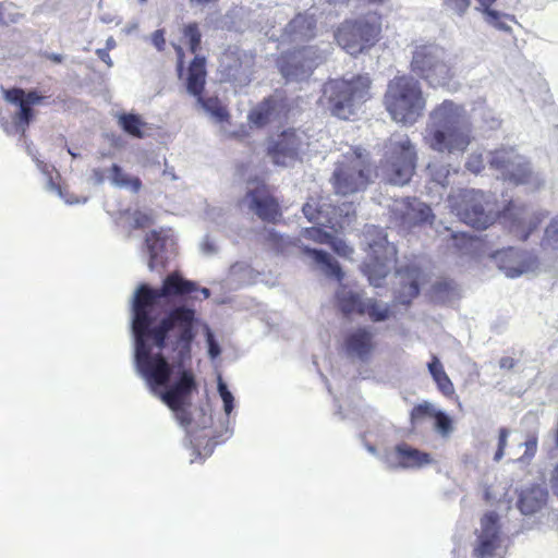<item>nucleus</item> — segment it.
I'll return each instance as SVG.
<instances>
[{"label":"nucleus","mask_w":558,"mask_h":558,"mask_svg":"<svg viewBox=\"0 0 558 558\" xmlns=\"http://www.w3.org/2000/svg\"><path fill=\"white\" fill-rule=\"evenodd\" d=\"M198 290L196 282L185 279L180 271H172L162 280L160 288L146 283L137 287L132 302V329L135 337V362L140 374L155 387L169 384L172 366L161 352L151 353L149 340L159 350L170 345L174 366L182 367L192 359V343L196 337V311L185 305L171 308L157 325L154 308L160 300H182Z\"/></svg>","instance_id":"f257e3e1"},{"label":"nucleus","mask_w":558,"mask_h":558,"mask_svg":"<svg viewBox=\"0 0 558 558\" xmlns=\"http://www.w3.org/2000/svg\"><path fill=\"white\" fill-rule=\"evenodd\" d=\"M450 207L464 223L480 230L487 229L497 219L518 241H525L547 218V213L533 211L525 205L510 201L500 213L489 195L476 190H459L449 196Z\"/></svg>","instance_id":"f03ea898"},{"label":"nucleus","mask_w":558,"mask_h":558,"mask_svg":"<svg viewBox=\"0 0 558 558\" xmlns=\"http://www.w3.org/2000/svg\"><path fill=\"white\" fill-rule=\"evenodd\" d=\"M423 141L439 154H464L474 141L473 125L464 106L451 99L436 105L428 114Z\"/></svg>","instance_id":"7ed1b4c3"},{"label":"nucleus","mask_w":558,"mask_h":558,"mask_svg":"<svg viewBox=\"0 0 558 558\" xmlns=\"http://www.w3.org/2000/svg\"><path fill=\"white\" fill-rule=\"evenodd\" d=\"M383 106L393 122L412 126L423 118L427 98L418 80L400 74L387 83Z\"/></svg>","instance_id":"20e7f679"},{"label":"nucleus","mask_w":558,"mask_h":558,"mask_svg":"<svg viewBox=\"0 0 558 558\" xmlns=\"http://www.w3.org/2000/svg\"><path fill=\"white\" fill-rule=\"evenodd\" d=\"M372 78L369 74H355L351 78L329 80L323 88L322 102L332 117L351 120L362 105L372 98Z\"/></svg>","instance_id":"39448f33"},{"label":"nucleus","mask_w":558,"mask_h":558,"mask_svg":"<svg viewBox=\"0 0 558 558\" xmlns=\"http://www.w3.org/2000/svg\"><path fill=\"white\" fill-rule=\"evenodd\" d=\"M378 177V167L371 153L362 146H353L335 165L331 184L336 193L350 195L364 192Z\"/></svg>","instance_id":"423d86ee"},{"label":"nucleus","mask_w":558,"mask_h":558,"mask_svg":"<svg viewBox=\"0 0 558 558\" xmlns=\"http://www.w3.org/2000/svg\"><path fill=\"white\" fill-rule=\"evenodd\" d=\"M416 163V147L407 134L395 133L386 141L380 170L387 183L400 186L408 184L415 172Z\"/></svg>","instance_id":"0eeeda50"},{"label":"nucleus","mask_w":558,"mask_h":558,"mask_svg":"<svg viewBox=\"0 0 558 558\" xmlns=\"http://www.w3.org/2000/svg\"><path fill=\"white\" fill-rule=\"evenodd\" d=\"M410 71L434 88L448 86L454 77L453 69L446 60L445 49L434 43L414 46Z\"/></svg>","instance_id":"6e6552de"},{"label":"nucleus","mask_w":558,"mask_h":558,"mask_svg":"<svg viewBox=\"0 0 558 558\" xmlns=\"http://www.w3.org/2000/svg\"><path fill=\"white\" fill-rule=\"evenodd\" d=\"M381 33V16L369 13L343 21L335 31L337 44L351 56H357L373 47Z\"/></svg>","instance_id":"1a4fd4ad"},{"label":"nucleus","mask_w":558,"mask_h":558,"mask_svg":"<svg viewBox=\"0 0 558 558\" xmlns=\"http://www.w3.org/2000/svg\"><path fill=\"white\" fill-rule=\"evenodd\" d=\"M368 239L367 257L363 263V272L367 276L369 283L380 287L392 267L397 263V247L390 243L383 230L374 228L367 231Z\"/></svg>","instance_id":"9d476101"},{"label":"nucleus","mask_w":558,"mask_h":558,"mask_svg":"<svg viewBox=\"0 0 558 558\" xmlns=\"http://www.w3.org/2000/svg\"><path fill=\"white\" fill-rule=\"evenodd\" d=\"M489 166L498 171L505 181L514 185L529 184L534 178L530 162L513 147H500L492 151Z\"/></svg>","instance_id":"9b49d317"},{"label":"nucleus","mask_w":558,"mask_h":558,"mask_svg":"<svg viewBox=\"0 0 558 558\" xmlns=\"http://www.w3.org/2000/svg\"><path fill=\"white\" fill-rule=\"evenodd\" d=\"M318 49L304 46L280 53L277 66L288 82L307 80L317 66Z\"/></svg>","instance_id":"f8f14e48"},{"label":"nucleus","mask_w":558,"mask_h":558,"mask_svg":"<svg viewBox=\"0 0 558 558\" xmlns=\"http://www.w3.org/2000/svg\"><path fill=\"white\" fill-rule=\"evenodd\" d=\"M246 208L262 221L278 223L282 219V207L271 186L257 181L242 198Z\"/></svg>","instance_id":"ddd939ff"},{"label":"nucleus","mask_w":558,"mask_h":558,"mask_svg":"<svg viewBox=\"0 0 558 558\" xmlns=\"http://www.w3.org/2000/svg\"><path fill=\"white\" fill-rule=\"evenodd\" d=\"M390 217L398 227L404 230L432 225L435 219L430 206L412 196L395 199L390 206Z\"/></svg>","instance_id":"4468645a"},{"label":"nucleus","mask_w":558,"mask_h":558,"mask_svg":"<svg viewBox=\"0 0 558 558\" xmlns=\"http://www.w3.org/2000/svg\"><path fill=\"white\" fill-rule=\"evenodd\" d=\"M308 136L305 131L295 128H288L270 140L267 147V155L278 166H287L289 162L299 159L304 146H307Z\"/></svg>","instance_id":"2eb2a0df"},{"label":"nucleus","mask_w":558,"mask_h":558,"mask_svg":"<svg viewBox=\"0 0 558 558\" xmlns=\"http://www.w3.org/2000/svg\"><path fill=\"white\" fill-rule=\"evenodd\" d=\"M494 259L499 269L509 278H517L532 272L538 267V258L535 254L511 246L497 251L494 254Z\"/></svg>","instance_id":"dca6fc26"},{"label":"nucleus","mask_w":558,"mask_h":558,"mask_svg":"<svg viewBox=\"0 0 558 558\" xmlns=\"http://www.w3.org/2000/svg\"><path fill=\"white\" fill-rule=\"evenodd\" d=\"M290 110L291 106L284 93L276 92L265 97L250 111L248 121L257 128H264L280 116L287 117Z\"/></svg>","instance_id":"f3484780"},{"label":"nucleus","mask_w":558,"mask_h":558,"mask_svg":"<svg viewBox=\"0 0 558 558\" xmlns=\"http://www.w3.org/2000/svg\"><path fill=\"white\" fill-rule=\"evenodd\" d=\"M323 195L310 196L302 207V211L308 221L320 227L335 228L340 225L342 209L328 202Z\"/></svg>","instance_id":"a211bd4d"},{"label":"nucleus","mask_w":558,"mask_h":558,"mask_svg":"<svg viewBox=\"0 0 558 558\" xmlns=\"http://www.w3.org/2000/svg\"><path fill=\"white\" fill-rule=\"evenodd\" d=\"M196 390L197 383L194 372L191 368H184L179 372L174 383L160 393V399L170 410H179L182 405L190 403V398Z\"/></svg>","instance_id":"6ab92c4d"},{"label":"nucleus","mask_w":558,"mask_h":558,"mask_svg":"<svg viewBox=\"0 0 558 558\" xmlns=\"http://www.w3.org/2000/svg\"><path fill=\"white\" fill-rule=\"evenodd\" d=\"M499 517L496 512L489 511L481 519V531L477 534V544L473 549L476 558H487L495 555L500 545Z\"/></svg>","instance_id":"aec40b11"},{"label":"nucleus","mask_w":558,"mask_h":558,"mask_svg":"<svg viewBox=\"0 0 558 558\" xmlns=\"http://www.w3.org/2000/svg\"><path fill=\"white\" fill-rule=\"evenodd\" d=\"M3 95L7 101L19 105L20 109L15 116V120L26 126L34 118L32 106L38 105L44 100V97L36 90L25 93L24 89L19 87L5 89Z\"/></svg>","instance_id":"412c9836"},{"label":"nucleus","mask_w":558,"mask_h":558,"mask_svg":"<svg viewBox=\"0 0 558 558\" xmlns=\"http://www.w3.org/2000/svg\"><path fill=\"white\" fill-rule=\"evenodd\" d=\"M344 349L348 354L366 361L376 348L373 332L366 327H359L344 337Z\"/></svg>","instance_id":"4be33fe9"},{"label":"nucleus","mask_w":558,"mask_h":558,"mask_svg":"<svg viewBox=\"0 0 558 558\" xmlns=\"http://www.w3.org/2000/svg\"><path fill=\"white\" fill-rule=\"evenodd\" d=\"M392 458L393 461L390 463L392 469H418L433 463L429 453L413 448L407 442L396 445Z\"/></svg>","instance_id":"5701e85b"},{"label":"nucleus","mask_w":558,"mask_h":558,"mask_svg":"<svg viewBox=\"0 0 558 558\" xmlns=\"http://www.w3.org/2000/svg\"><path fill=\"white\" fill-rule=\"evenodd\" d=\"M207 80L206 59L196 54L187 66L185 87L195 98L204 94Z\"/></svg>","instance_id":"b1692460"},{"label":"nucleus","mask_w":558,"mask_h":558,"mask_svg":"<svg viewBox=\"0 0 558 558\" xmlns=\"http://www.w3.org/2000/svg\"><path fill=\"white\" fill-rule=\"evenodd\" d=\"M400 276V289L395 295L397 303L409 305L413 299L420 294V270L417 268H407L398 270Z\"/></svg>","instance_id":"393cba45"},{"label":"nucleus","mask_w":558,"mask_h":558,"mask_svg":"<svg viewBox=\"0 0 558 558\" xmlns=\"http://www.w3.org/2000/svg\"><path fill=\"white\" fill-rule=\"evenodd\" d=\"M169 234L167 230H151L145 236V245L149 255L148 267L150 270L163 265L161 253L166 250Z\"/></svg>","instance_id":"a878e982"},{"label":"nucleus","mask_w":558,"mask_h":558,"mask_svg":"<svg viewBox=\"0 0 558 558\" xmlns=\"http://www.w3.org/2000/svg\"><path fill=\"white\" fill-rule=\"evenodd\" d=\"M317 21L314 14L298 13L287 25V32L293 39L310 40L316 35Z\"/></svg>","instance_id":"bb28decb"},{"label":"nucleus","mask_w":558,"mask_h":558,"mask_svg":"<svg viewBox=\"0 0 558 558\" xmlns=\"http://www.w3.org/2000/svg\"><path fill=\"white\" fill-rule=\"evenodd\" d=\"M301 252L311 257L314 263L320 266L324 271L329 276L335 278L337 281H341L344 277V274L337 260H335L327 252L316 248H311L308 246H301Z\"/></svg>","instance_id":"cd10ccee"},{"label":"nucleus","mask_w":558,"mask_h":558,"mask_svg":"<svg viewBox=\"0 0 558 558\" xmlns=\"http://www.w3.org/2000/svg\"><path fill=\"white\" fill-rule=\"evenodd\" d=\"M335 299L337 307L344 316H350L352 314L360 315L365 300L361 293L354 292L345 286H341L337 290Z\"/></svg>","instance_id":"c85d7f7f"},{"label":"nucleus","mask_w":558,"mask_h":558,"mask_svg":"<svg viewBox=\"0 0 558 558\" xmlns=\"http://www.w3.org/2000/svg\"><path fill=\"white\" fill-rule=\"evenodd\" d=\"M546 490L535 485L522 490L518 500V507L522 513L532 514L546 504Z\"/></svg>","instance_id":"c756f323"},{"label":"nucleus","mask_w":558,"mask_h":558,"mask_svg":"<svg viewBox=\"0 0 558 558\" xmlns=\"http://www.w3.org/2000/svg\"><path fill=\"white\" fill-rule=\"evenodd\" d=\"M428 372L433 377L438 390L448 398H451L456 390L453 383L444 369V366L436 355H432L427 364Z\"/></svg>","instance_id":"7c9ffc66"},{"label":"nucleus","mask_w":558,"mask_h":558,"mask_svg":"<svg viewBox=\"0 0 558 558\" xmlns=\"http://www.w3.org/2000/svg\"><path fill=\"white\" fill-rule=\"evenodd\" d=\"M360 315H366L373 323H380L389 319L392 311L389 305H383L376 299H365Z\"/></svg>","instance_id":"2f4dec72"},{"label":"nucleus","mask_w":558,"mask_h":558,"mask_svg":"<svg viewBox=\"0 0 558 558\" xmlns=\"http://www.w3.org/2000/svg\"><path fill=\"white\" fill-rule=\"evenodd\" d=\"M110 179L117 186L126 187L133 193H138L142 189L141 179L138 177H130L117 163H113L110 168Z\"/></svg>","instance_id":"473e14b6"},{"label":"nucleus","mask_w":558,"mask_h":558,"mask_svg":"<svg viewBox=\"0 0 558 558\" xmlns=\"http://www.w3.org/2000/svg\"><path fill=\"white\" fill-rule=\"evenodd\" d=\"M197 102L218 122L228 121L230 113L226 106H223L218 97H207L203 95L197 97Z\"/></svg>","instance_id":"72a5a7b5"},{"label":"nucleus","mask_w":558,"mask_h":558,"mask_svg":"<svg viewBox=\"0 0 558 558\" xmlns=\"http://www.w3.org/2000/svg\"><path fill=\"white\" fill-rule=\"evenodd\" d=\"M118 123L126 134L137 138H142L144 136L142 129L145 123L142 121L140 116L122 113L118 118Z\"/></svg>","instance_id":"f704fd0d"},{"label":"nucleus","mask_w":558,"mask_h":558,"mask_svg":"<svg viewBox=\"0 0 558 558\" xmlns=\"http://www.w3.org/2000/svg\"><path fill=\"white\" fill-rule=\"evenodd\" d=\"M436 411L435 407L428 401L415 404L410 412L411 426L415 427L422 424L425 420L433 418Z\"/></svg>","instance_id":"c9c22d12"},{"label":"nucleus","mask_w":558,"mask_h":558,"mask_svg":"<svg viewBox=\"0 0 558 558\" xmlns=\"http://www.w3.org/2000/svg\"><path fill=\"white\" fill-rule=\"evenodd\" d=\"M182 35L187 40L190 51L197 53L201 49L202 34L196 22L189 23L182 28Z\"/></svg>","instance_id":"e433bc0d"},{"label":"nucleus","mask_w":558,"mask_h":558,"mask_svg":"<svg viewBox=\"0 0 558 558\" xmlns=\"http://www.w3.org/2000/svg\"><path fill=\"white\" fill-rule=\"evenodd\" d=\"M434 427L442 436H448L452 429V420L442 411L437 410L434 417Z\"/></svg>","instance_id":"4c0bfd02"},{"label":"nucleus","mask_w":558,"mask_h":558,"mask_svg":"<svg viewBox=\"0 0 558 558\" xmlns=\"http://www.w3.org/2000/svg\"><path fill=\"white\" fill-rule=\"evenodd\" d=\"M484 14L485 21L499 31H510V27L502 21L505 16L499 11L490 8L480 9Z\"/></svg>","instance_id":"58836bf2"},{"label":"nucleus","mask_w":558,"mask_h":558,"mask_svg":"<svg viewBox=\"0 0 558 558\" xmlns=\"http://www.w3.org/2000/svg\"><path fill=\"white\" fill-rule=\"evenodd\" d=\"M266 241L269 247L276 253H284L291 244L289 240L275 231L268 232Z\"/></svg>","instance_id":"ea45409f"},{"label":"nucleus","mask_w":558,"mask_h":558,"mask_svg":"<svg viewBox=\"0 0 558 558\" xmlns=\"http://www.w3.org/2000/svg\"><path fill=\"white\" fill-rule=\"evenodd\" d=\"M302 236L307 240H312L316 243H319V244H328L331 239L330 233H328V232L324 231L322 228H317V227H311V228L303 229Z\"/></svg>","instance_id":"a19ab883"},{"label":"nucleus","mask_w":558,"mask_h":558,"mask_svg":"<svg viewBox=\"0 0 558 558\" xmlns=\"http://www.w3.org/2000/svg\"><path fill=\"white\" fill-rule=\"evenodd\" d=\"M543 244L558 248V215L546 227Z\"/></svg>","instance_id":"79ce46f5"},{"label":"nucleus","mask_w":558,"mask_h":558,"mask_svg":"<svg viewBox=\"0 0 558 558\" xmlns=\"http://www.w3.org/2000/svg\"><path fill=\"white\" fill-rule=\"evenodd\" d=\"M442 5L458 16H463L471 7V0H441Z\"/></svg>","instance_id":"37998d69"},{"label":"nucleus","mask_w":558,"mask_h":558,"mask_svg":"<svg viewBox=\"0 0 558 558\" xmlns=\"http://www.w3.org/2000/svg\"><path fill=\"white\" fill-rule=\"evenodd\" d=\"M218 391L223 401L225 412L227 414H230L231 411L233 410L234 398L232 393L229 391L227 385L223 383L221 376L218 377Z\"/></svg>","instance_id":"c03bdc74"},{"label":"nucleus","mask_w":558,"mask_h":558,"mask_svg":"<svg viewBox=\"0 0 558 558\" xmlns=\"http://www.w3.org/2000/svg\"><path fill=\"white\" fill-rule=\"evenodd\" d=\"M465 168L470 172L478 174L485 168L483 155L476 153L471 154L465 162Z\"/></svg>","instance_id":"a18cd8bd"},{"label":"nucleus","mask_w":558,"mask_h":558,"mask_svg":"<svg viewBox=\"0 0 558 558\" xmlns=\"http://www.w3.org/2000/svg\"><path fill=\"white\" fill-rule=\"evenodd\" d=\"M331 248L342 257H349L353 253V248L350 247L343 240L337 239L331 235V239L328 243Z\"/></svg>","instance_id":"49530a36"},{"label":"nucleus","mask_w":558,"mask_h":558,"mask_svg":"<svg viewBox=\"0 0 558 558\" xmlns=\"http://www.w3.org/2000/svg\"><path fill=\"white\" fill-rule=\"evenodd\" d=\"M509 433H510L509 429L506 427L499 428V430H498V447H497V450L494 456L495 461H499L504 457Z\"/></svg>","instance_id":"de8ad7c7"},{"label":"nucleus","mask_w":558,"mask_h":558,"mask_svg":"<svg viewBox=\"0 0 558 558\" xmlns=\"http://www.w3.org/2000/svg\"><path fill=\"white\" fill-rule=\"evenodd\" d=\"M525 452L523 458L531 459L535 456L537 450V437L535 435L529 436V438L524 442Z\"/></svg>","instance_id":"09e8293b"},{"label":"nucleus","mask_w":558,"mask_h":558,"mask_svg":"<svg viewBox=\"0 0 558 558\" xmlns=\"http://www.w3.org/2000/svg\"><path fill=\"white\" fill-rule=\"evenodd\" d=\"M151 43L158 51H163L166 48V38L163 29H156L151 34Z\"/></svg>","instance_id":"8fccbe9b"},{"label":"nucleus","mask_w":558,"mask_h":558,"mask_svg":"<svg viewBox=\"0 0 558 558\" xmlns=\"http://www.w3.org/2000/svg\"><path fill=\"white\" fill-rule=\"evenodd\" d=\"M173 49L177 53V70H178L179 76L181 77L183 74L184 62H185L184 61V58H185L184 50L180 45H175V44H173Z\"/></svg>","instance_id":"3c124183"},{"label":"nucleus","mask_w":558,"mask_h":558,"mask_svg":"<svg viewBox=\"0 0 558 558\" xmlns=\"http://www.w3.org/2000/svg\"><path fill=\"white\" fill-rule=\"evenodd\" d=\"M175 413L177 420L181 425H190L192 422L191 413L182 405L179 410H172Z\"/></svg>","instance_id":"603ef678"},{"label":"nucleus","mask_w":558,"mask_h":558,"mask_svg":"<svg viewBox=\"0 0 558 558\" xmlns=\"http://www.w3.org/2000/svg\"><path fill=\"white\" fill-rule=\"evenodd\" d=\"M135 228H145L153 223L150 216L138 213L134 219Z\"/></svg>","instance_id":"864d4df0"},{"label":"nucleus","mask_w":558,"mask_h":558,"mask_svg":"<svg viewBox=\"0 0 558 558\" xmlns=\"http://www.w3.org/2000/svg\"><path fill=\"white\" fill-rule=\"evenodd\" d=\"M96 54L97 57L102 61L105 62L108 66H112V60L110 58V54H109V50L108 49H97L96 50Z\"/></svg>","instance_id":"5fc2aeb1"},{"label":"nucleus","mask_w":558,"mask_h":558,"mask_svg":"<svg viewBox=\"0 0 558 558\" xmlns=\"http://www.w3.org/2000/svg\"><path fill=\"white\" fill-rule=\"evenodd\" d=\"M551 487H553L555 495L558 497V463H557V466L555 468V471L553 474Z\"/></svg>","instance_id":"6e6d98bb"},{"label":"nucleus","mask_w":558,"mask_h":558,"mask_svg":"<svg viewBox=\"0 0 558 558\" xmlns=\"http://www.w3.org/2000/svg\"><path fill=\"white\" fill-rule=\"evenodd\" d=\"M514 365V360L512 357H502L500 360V366L502 368H511Z\"/></svg>","instance_id":"4d7b16f0"},{"label":"nucleus","mask_w":558,"mask_h":558,"mask_svg":"<svg viewBox=\"0 0 558 558\" xmlns=\"http://www.w3.org/2000/svg\"><path fill=\"white\" fill-rule=\"evenodd\" d=\"M46 58L54 63H61L63 61V57L58 53H46Z\"/></svg>","instance_id":"13d9d810"},{"label":"nucleus","mask_w":558,"mask_h":558,"mask_svg":"<svg viewBox=\"0 0 558 558\" xmlns=\"http://www.w3.org/2000/svg\"><path fill=\"white\" fill-rule=\"evenodd\" d=\"M480 5H481V9H487V8H490L497 0H476Z\"/></svg>","instance_id":"bf43d9fd"},{"label":"nucleus","mask_w":558,"mask_h":558,"mask_svg":"<svg viewBox=\"0 0 558 558\" xmlns=\"http://www.w3.org/2000/svg\"><path fill=\"white\" fill-rule=\"evenodd\" d=\"M209 353L213 357L217 356L220 353L219 348L214 342H210L209 345Z\"/></svg>","instance_id":"052dcab7"},{"label":"nucleus","mask_w":558,"mask_h":558,"mask_svg":"<svg viewBox=\"0 0 558 558\" xmlns=\"http://www.w3.org/2000/svg\"><path fill=\"white\" fill-rule=\"evenodd\" d=\"M116 47V40L112 37H109L106 41V48L109 51Z\"/></svg>","instance_id":"680f3d73"},{"label":"nucleus","mask_w":558,"mask_h":558,"mask_svg":"<svg viewBox=\"0 0 558 558\" xmlns=\"http://www.w3.org/2000/svg\"><path fill=\"white\" fill-rule=\"evenodd\" d=\"M0 24H5L4 21V7L2 3H0Z\"/></svg>","instance_id":"e2e57ef3"},{"label":"nucleus","mask_w":558,"mask_h":558,"mask_svg":"<svg viewBox=\"0 0 558 558\" xmlns=\"http://www.w3.org/2000/svg\"><path fill=\"white\" fill-rule=\"evenodd\" d=\"M201 292L203 293L205 299L209 298V295H210V291L207 288L201 289Z\"/></svg>","instance_id":"0e129e2a"},{"label":"nucleus","mask_w":558,"mask_h":558,"mask_svg":"<svg viewBox=\"0 0 558 558\" xmlns=\"http://www.w3.org/2000/svg\"><path fill=\"white\" fill-rule=\"evenodd\" d=\"M369 3H378V4H381L384 3L386 0H367Z\"/></svg>","instance_id":"69168bd1"},{"label":"nucleus","mask_w":558,"mask_h":558,"mask_svg":"<svg viewBox=\"0 0 558 558\" xmlns=\"http://www.w3.org/2000/svg\"><path fill=\"white\" fill-rule=\"evenodd\" d=\"M344 206H347L348 208H352L353 204L352 203H348V204H343Z\"/></svg>","instance_id":"338daca9"},{"label":"nucleus","mask_w":558,"mask_h":558,"mask_svg":"<svg viewBox=\"0 0 558 558\" xmlns=\"http://www.w3.org/2000/svg\"><path fill=\"white\" fill-rule=\"evenodd\" d=\"M141 3H145L147 2V0H138Z\"/></svg>","instance_id":"774afa93"}]
</instances>
